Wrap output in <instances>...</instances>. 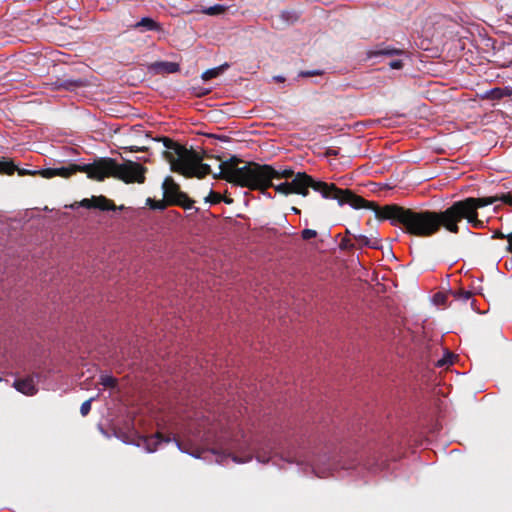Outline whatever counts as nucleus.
I'll return each mask as SVG.
<instances>
[{
    "instance_id": "1",
    "label": "nucleus",
    "mask_w": 512,
    "mask_h": 512,
    "mask_svg": "<svg viewBox=\"0 0 512 512\" xmlns=\"http://www.w3.org/2000/svg\"><path fill=\"white\" fill-rule=\"evenodd\" d=\"M351 207L354 209H369L375 213L378 220H388L394 227H399L403 233L418 238H429L440 231L438 213L434 210L408 208L398 204L379 206L376 202L368 201L356 194Z\"/></svg>"
},
{
    "instance_id": "2",
    "label": "nucleus",
    "mask_w": 512,
    "mask_h": 512,
    "mask_svg": "<svg viewBox=\"0 0 512 512\" xmlns=\"http://www.w3.org/2000/svg\"><path fill=\"white\" fill-rule=\"evenodd\" d=\"M219 169L218 174H213L215 179H223L250 190H259L263 194L273 186V179H293L296 175L291 168L277 170L272 165L246 162L236 155L221 161Z\"/></svg>"
},
{
    "instance_id": "3",
    "label": "nucleus",
    "mask_w": 512,
    "mask_h": 512,
    "mask_svg": "<svg viewBox=\"0 0 512 512\" xmlns=\"http://www.w3.org/2000/svg\"><path fill=\"white\" fill-rule=\"evenodd\" d=\"M276 192L288 196L290 194H299L306 197L309 189L321 194L324 199L336 200L340 206L348 204L351 206L353 200H357L356 194L349 189H341L334 183H327L321 180H315L305 172L296 173L291 182H283L272 186Z\"/></svg>"
},
{
    "instance_id": "4",
    "label": "nucleus",
    "mask_w": 512,
    "mask_h": 512,
    "mask_svg": "<svg viewBox=\"0 0 512 512\" xmlns=\"http://www.w3.org/2000/svg\"><path fill=\"white\" fill-rule=\"evenodd\" d=\"M164 147V158L170 163L173 172L179 173L187 178H204L211 174L210 165L202 163L203 156L194 149H187L185 146L173 141L168 137L162 138Z\"/></svg>"
},
{
    "instance_id": "5",
    "label": "nucleus",
    "mask_w": 512,
    "mask_h": 512,
    "mask_svg": "<svg viewBox=\"0 0 512 512\" xmlns=\"http://www.w3.org/2000/svg\"><path fill=\"white\" fill-rule=\"evenodd\" d=\"M146 172V167L131 160L119 164L113 158H99L97 159L96 181H103L105 178L113 177L125 183L142 184L145 182Z\"/></svg>"
},
{
    "instance_id": "6",
    "label": "nucleus",
    "mask_w": 512,
    "mask_h": 512,
    "mask_svg": "<svg viewBox=\"0 0 512 512\" xmlns=\"http://www.w3.org/2000/svg\"><path fill=\"white\" fill-rule=\"evenodd\" d=\"M161 188L163 190L162 199L156 200L150 197L146 199V205L151 210L163 211L169 206H178L184 210L193 207L195 201L181 190L180 185L171 176L164 179Z\"/></svg>"
},
{
    "instance_id": "7",
    "label": "nucleus",
    "mask_w": 512,
    "mask_h": 512,
    "mask_svg": "<svg viewBox=\"0 0 512 512\" xmlns=\"http://www.w3.org/2000/svg\"><path fill=\"white\" fill-rule=\"evenodd\" d=\"M462 220H466L475 229L484 228V221L479 219V213L475 211L471 201L468 198L458 200L452 203Z\"/></svg>"
},
{
    "instance_id": "8",
    "label": "nucleus",
    "mask_w": 512,
    "mask_h": 512,
    "mask_svg": "<svg viewBox=\"0 0 512 512\" xmlns=\"http://www.w3.org/2000/svg\"><path fill=\"white\" fill-rule=\"evenodd\" d=\"M438 220L440 222V229L444 228L446 231L452 234H458L460 231L459 223L463 220L454 208L453 204L447 207L445 210L437 211Z\"/></svg>"
},
{
    "instance_id": "9",
    "label": "nucleus",
    "mask_w": 512,
    "mask_h": 512,
    "mask_svg": "<svg viewBox=\"0 0 512 512\" xmlns=\"http://www.w3.org/2000/svg\"><path fill=\"white\" fill-rule=\"evenodd\" d=\"M57 175L62 178H69L77 172H84L87 174V177L96 180V172H97V160L90 164H74L71 163L66 167L56 168Z\"/></svg>"
},
{
    "instance_id": "10",
    "label": "nucleus",
    "mask_w": 512,
    "mask_h": 512,
    "mask_svg": "<svg viewBox=\"0 0 512 512\" xmlns=\"http://www.w3.org/2000/svg\"><path fill=\"white\" fill-rule=\"evenodd\" d=\"M122 28L126 29H146L149 31H162L163 28L158 22L149 17H143L140 20H133L131 15H124L121 19Z\"/></svg>"
},
{
    "instance_id": "11",
    "label": "nucleus",
    "mask_w": 512,
    "mask_h": 512,
    "mask_svg": "<svg viewBox=\"0 0 512 512\" xmlns=\"http://www.w3.org/2000/svg\"><path fill=\"white\" fill-rule=\"evenodd\" d=\"M51 89L54 91L66 90V91H75L78 88L87 87L90 85V82L85 78L78 79H66V78H57L54 82L49 84Z\"/></svg>"
},
{
    "instance_id": "12",
    "label": "nucleus",
    "mask_w": 512,
    "mask_h": 512,
    "mask_svg": "<svg viewBox=\"0 0 512 512\" xmlns=\"http://www.w3.org/2000/svg\"><path fill=\"white\" fill-rule=\"evenodd\" d=\"M80 205L87 209L93 208V209H99L101 211L116 210L115 203L103 195L92 196L91 198H85L80 202Z\"/></svg>"
},
{
    "instance_id": "13",
    "label": "nucleus",
    "mask_w": 512,
    "mask_h": 512,
    "mask_svg": "<svg viewBox=\"0 0 512 512\" xmlns=\"http://www.w3.org/2000/svg\"><path fill=\"white\" fill-rule=\"evenodd\" d=\"M471 204L473 205L475 211L478 212L480 208L489 206L494 204L497 201H502L505 204H512V194L506 193L502 194L501 196H491V197H469Z\"/></svg>"
},
{
    "instance_id": "14",
    "label": "nucleus",
    "mask_w": 512,
    "mask_h": 512,
    "mask_svg": "<svg viewBox=\"0 0 512 512\" xmlns=\"http://www.w3.org/2000/svg\"><path fill=\"white\" fill-rule=\"evenodd\" d=\"M406 52L403 49H399L390 45L381 44L376 46L374 49L367 52L368 58H374L379 56L392 57L394 55H403Z\"/></svg>"
},
{
    "instance_id": "15",
    "label": "nucleus",
    "mask_w": 512,
    "mask_h": 512,
    "mask_svg": "<svg viewBox=\"0 0 512 512\" xmlns=\"http://www.w3.org/2000/svg\"><path fill=\"white\" fill-rule=\"evenodd\" d=\"M151 69L156 74H173L180 70V66L175 62L157 61L151 65Z\"/></svg>"
},
{
    "instance_id": "16",
    "label": "nucleus",
    "mask_w": 512,
    "mask_h": 512,
    "mask_svg": "<svg viewBox=\"0 0 512 512\" xmlns=\"http://www.w3.org/2000/svg\"><path fill=\"white\" fill-rule=\"evenodd\" d=\"M14 387L19 392L29 396H32L37 392V388L32 377L15 380Z\"/></svg>"
},
{
    "instance_id": "17",
    "label": "nucleus",
    "mask_w": 512,
    "mask_h": 512,
    "mask_svg": "<svg viewBox=\"0 0 512 512\" xmlns=\"http://www.w3.org/2000/svg\"><path fill=\"white\" fill-rule=\"evenodd\" d=\"M354 240L357 243V248H362L363 246L379 249L381 247L380 240L378 238H368L365 235H353Z\"/></svg>"
},
{
    "instance_id": "18",
    "label": "nucleus",
    "mask_w": 512,
    "mask_h": 512,
    "mask_svg": "<svg viewBox=\"0 0 512 512\" xmlns=\"http://www.w3.org/2000/svg\"><path fill=\"white\" fill-rule=\"evenodd\" d=\"M229 68V64L228 63H224L218 67H215V68H211V69H208L206 71H204L201 75V78L204 80V81H209L213 78H216L218 77L221 73H223L226 69Z\"/></svg>"
},
{
    "instance_id": "19",
    "label": "nucleus",
    "mask_w": 512,
    "mask_h": 512,
    "mask_svg": "<svg viewBox=\"0 0 512 512\" xmlns=\"http://www.w3.org/2000/svg\"><path fill=\"white\" fill-rule=\"evenodd\" d=\"M17 166L14 162L7 158H0V173L6 175H13L16 172Z\"/></svg>"
},
{
    "instance_id": "20",
    "label": "nucleus",
    "mask_w": 512,
    "mask_h": 512,
    "mask_svg": "<svg viewBox=\"0 0 512 512\" xmlns=\"http://www.w3.org/2000/svg\"><path fill=\"white\" fill-rule=\"evenodd\" d=\"M169 442V438H164L162 434L156 433L155 435L146 439V447L149 452H154L157 448V445L162 442Z\"/></svg>"
},
{
    "instance_id": "21",
    "label": "nucleus",
    "mask_w": 512,
    "mask_h": 512,
    "mask_svg": "<svg viewBox=\"0 0 512 512\" xmlns=\"http://www.w3.org/2000/svg\"><path fill=\"white\" fill-rule=\"evenodd\" d=\"M512 91L508 88H494L488 92V97L491 99L499 100L503 97L511 96Z\"/></svg>"
},
{
    "instance_id": "22",
    "label": "nucleus",
    "mask_w": 512,
    "mask_h": 512,
    "mask_svg": "<svg viewBox=\"0 0 512 512\" xmlns=\"http://www.w3.org/2000/svg\"><path fill=\"white\" fill-rule=\"evenodd\" d=\"M280 18L289 25L299 20V14L294 10H285L281 12Z\"/></svg>"
},
{
    "instance_id": "23",
    "label": "nucleus",
    "mask_w": 512,
    "mask_h": 512,
    "mask_svg": "<svg viewBox=\"0 0 512 512\" xmlns=\"http://www.w3.org/2000/svg\"><path fill=\"white\" fill-rule=\"evenodd\" d=\"M227 7L225 5L216 4L210 7L203 8L202 12L210 16H216L225 13Z\"/></svg>"
},
{
    "instance_id": "24",
    "label": "nucleus",
    "mask_w": 512,
    "mask_h": 512,
    "mask_svg": "<svg viewBox=\"0 0 512 512\" xmlns=\"http://www.w3.org/2000/svg\"><path fill=\"white\" fill-rule=\"evenodd\" d=\"M222 201V195L218 192L210 190L207 197H205V202L210 203L212 205L219 204Z\"/></svg>"
},
{
    "instance_id": "25",
    "label": "nucleus",
    "mask_w": 512,
    "mask_h": 512,
    "mask_svg": "<svg viewBox=\"0 0 512 512\" xmlns=\"http://www.w3.org/2000/svg\"><path fill=\"white\" fill-rule=\"evenodd\" d=\"M101 384L106 388H115L117 385V380L109 375L101 376Z\"/></svg>"
},
{
    "instance_id": "26",
    "label": "nucleus",
    "mask_w": 512,
    "mask_h": 512,
    "mask_svg": "<svg viewBox=\"0 0 512 512\" xmlns=\"http://www.w3.org/2000/svg\"><path fill=\"white\" fill-rule=\"evenodd\" d=\"M356 247V244L352 243L350 238H343L339 244L341 250H352Z\"/></svg>"
},
{
    "instance_id": "27",
    "label": "nucleus",
    "mask_w": 512,
    "mask_h": 512,
    "mask_svg": "<svg viewBox=\"0 0 512 512\" xmlns=\"http://www.w3.org/2000/svg\"><path fill=\"white\" fill-rule=\"evenodd\" d=\"M93 400H94V398H90L81 404L80 413L82 416H86L89 414V412L91 410V403Z\"/></svg>"
},
{
    "instance_id": "28",
    "label": "nucleus",
    "mask_w": 512,
    "mask_h": 512,
    "mask_svg": "<svg viewBox=\"0 0 512 512\" xmlns=\"http://www.w3.org/2000/svg\"><path fill=\"white\" fill-rule=\"evenodd\" d=\"M38 174H40L44 178H52L57 175L56 168H46L42 169L41 171H38Z\"/></svg>"
},
{
    "instance_id": "29",
    "label": "nucleus",
    "mask_w": 512,
    "mask_h": 512,
    "mask_svg": "<svg viewBox=\"0 0 512 512\" xmlns=\"http://www.w3.org/2000/svg\"><path fill=\"white\" fill-rule=\"evenodd\" d=\"M316 236H317V231L313 230V229H304L301 232V237L304 240H309V239L315 238Z\"/></svg>"
},
{
    "instance_id": "30",
    "label": "nucleus",
    "mask_w": 512,
    "mask_h": 512,
    "mask_svg": "<svg viewBox=\"0 0 512 512\" xmlns=\"http://www.w3.org/2000/svg\"><path fill=\"white\" fill-rule=\"evenodd\" d=\"M455 296L459 300L467 301L472 297V293L470 291L460 289Z\"/></svg>"
},
{
    "instance_id": "31",
    "label": "nucleus",
    "mask_w": 512,
    "mask_h": 512,
    "mask_svg": "<svg viewBox=\"0 0 512 512\" xmlns=\"http://www.w3.org/2000/svg\"><path fill=\"white\" fill-rule=\"evenodd\" d=\"M388 66L391 68V69H396V70H400L403 68L404 64H403V61L401 59H395V60H391L389 63H388Z\"/></svg>"
},
{
    "instance_id": "32",
    "label": "nucleus",
    "mask_w": 512,
    "mask_h": 512,
    "mask_svg": "<svg viewBox=\"0 0 512 512\" xmlns=\"http://www.w3.org/2000/svg\"><path fill=\"white\" fill-rule=\"evenodd\" d=\"M16 171L18 172V175H20V176L38 174V171H31V170H27V169H23V168H18V167H17Z\"/></svg>"
},
{
    "instance_id": "33",
    "label": "nucleus",
    "mask_w": 512,
    "mask_h": 512,
    "mask_svg": "<svg viewBox=\"0 0 512 512\" xmlns=\"http://www.w3.org/2000/svg\"><path fill=\"white\" fill-rule=\"evenodd\" d=\"M321 72L318 71V70H315V71H302L300 73V76L302 77H312V76H315V75H320Z\"/></svg>"
},
{
    "instance_id": "34",
    "label": "nucleus",
    "mask_w": 512,
    "mask_h": 512,
    "mask_svg": "<svg viewBox=\"0 0 512 512\" xmlns=\"http://www.w3.org/2000/svg\"><path fill=\"white\" fill-rule=\"evenodd\" d=\"M508 246L507 250L512 253V232L507 236Z\"/></svg>"
},
{
    "instance_id": "35",
    "label": "nucleus",
    "mask_w": 512,
    "mask_h": 512,
    "mask_svg": "<svg viewBox=\"0 0 512 512\" xmlns=\"http://www.w3.org/2000/svg\"><path fill=\"white\" fill-rule=\"evenodd\" d=\"M251 459V456L245 458V459H241L239 458L238 456H233V461L234 462H237V463H244V462H247Z\"/></svg>"
},
{
    "instance_id": "36",
    "label": "nucleus",
    "mask_w": 512,
    "mask_h": 512,
    "mask_svg": "<svg viewBox=\"0 0 512 512\" xmlns=\"http://www.w3.org/2000/svg\"><path fill=\"white\" fill-rule=\"evenodd\" d=\"M326 155H328V156H337L338 155V151L334 150V149H328L326 151Z\"/></svg>"
},
{
    "instance_id": "37",
    "label": "nucleus",
    "mask_w": 512,
    "mask_h": 512,
    "mask_svg": "<svg viewBox=\"0 0 512 512\" xmlns=\"http://www.w3.org/2000/svg\"><path fill=\"white\" fill-rule=\"evenodd\" d=\"M222 201L225 202L226 204H232L233 203V199L230 198V197H226V196H222Z\"/></svg>"
},
{
    "instance_id": "38",
    "label": "nucleus",
    "mask_w": 512,
    "mask_h": 512,
    "mask_svg": "<svg viewBox=\"0 0 512 512\" xmlns=\"http://www.w3.org/2000/svg\"><path fill=\"white\" fill-rule=\"evenodd\" d=\"M507 236L508 235H504L503 233L501 232H496L495 235H494V238H499V239H504L506 238L507 239Z\"/></svg>"
},
{
    "instance_id": "39",
    "label": "nucleus",
    "mask_w": 512,
    "mask_h": 512,
    "mask_svg": "<svg viewBox=\"0 0 512 512\" xmlns=\"http://www.w3.org/2000/svg\"><path fill=\"white\" fill-rule=\"evenodd\" d=\"M435 299L437 302H442L444 300V295L438 293L435 295Z\"/></svg>"
},
{
    "instance_id": "40",
    "label": "nucleus",
    "mask_w": 512,
    "mask_h": 512,
    "mask_svg": "<svg viewBox=\"0 0 512 512\" xmlns=\"http://www.w3.org/2000/svg\"><path fill=\"white\" fill-rule=\"evenodd\" d=\"M447 364V361L445 359L438 360L437 366L443 367Z\"/></svg>"
},
{
    "instance_id": "41",
    "label": "nucleus",
    "mask_w": 512,
    "mask_h": 512,
    "mask_svg": "<svg viewBox=\"0 0 512 512\" xmlns=\"http://www.w3.org/2000/svg\"><path fill=\"white\" fill-rule=\"evenodd\" d=\"M292 210L295 214H300V210L297 209L296 207H293Z\"/></svg>"
},
{
    "instance_id": "42",
    "label": "nucleus",
    "mask_w": 512,
    "mask_h": 512,
    "mask_svg": "<svg viewBox=\"0 0 512 512\" xmlns=\"http://www.w3.org/2000/svg\"><path fill=\"white\" fill-rule=\"evenodd\" d=\"M209 92H210L209 90H206V91L202 92L200 95H206V94H208Z\"/></svg>"
},
{
    "instance_id": "43",
    "label": "nucleus",
    "mask_w": 512,
    "mask_h": 512,
    "mask_svg": "<svg viewBox=\"0 0 512 512\" xmlns=\"http://www.w3.org/2000/svg\"><path fill=\"white\" fill-rule=\"evenodd\" d=\"M172 213H174L176 216H180L179 212L177 211H172Z\"/></svg>"
},
{
    "instance_id": "44",
    "label": "nucleus",
    "mask_w": 512,
    "mask_h": 512,
    "mask_svg": "<svg viewBox=\"0 0 512 512\" xmlns=\"http://www.w3.org/2000/svg\"><path fill=\"white\" fill-rule=\"evenodd\" d=\"M278 81H283L284 79L282 77H277L276 78Z\"/></svg>"
},
{
    "instance_id": "45",
    "label": "nucleus",
    "mask_w": 512,
    "mask_h": 512,
    "mask_svg": "<svg viewBox=\"0 0 512 512\" xmlns=\"http://www.w3.org/2000/svg\"><path fill=\"white\" fill-rule=\"evenodd\" d=\"M346 235H351V232L348 229L346 230Z\"/></svg>"
}]
</instances>
